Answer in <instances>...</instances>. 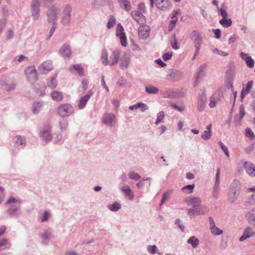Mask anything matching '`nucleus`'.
I'll return each instance as SVG.
<instances>
[{
  "mask_svg": "<svg viewBox=\"0 0 255 255\" xmlns=\"http://www.w3.org/2000/svg\"><path fill=\"white\" fill-rule=\"evenodd\" d=\"M241 184L237 179H234L231 183L228 193V201L233 203L237 200L240 194Z\"/></svg>",
  "mask_w": 255,
  "mask_h": 255,
  "instance_id": "obj_1",
  "label": "nucleus"
},
{
  "mask_svg": "<svg viewBox=\"0 0 255 255\" xmlns=\"http://www.w3.org/2000/svg\"><path fill=\"white\" fill-rule=\"evenodd\" d=\"M72 12V7L67 4L65 5L62 9L61 15V23L65 26L69 25L71 21Z\"/></svg>",
  "mask_w": 255,
  "mask_h": 255,
  "instance_id": "obj_2",
  "label": "nucleus"
},
{
  "mask_svg": "<svg viewBox=\"0 0 255 255\" xmlns=\"http://www.w3.org/2000/svg\"><path fill=\"white\" fill-rule=\"evenodd\" d=\"M150 5L152 7L155 4L159 10L166 11L171 9L172 7L171 2L170 0H149Z\"/></svg>",
  "mask_w": 255,
  "mask_h": 255,
  "instance_id": "obj_3",
  "label": "nucleus"
},
{
  "mask_svg": "<svg viewBox=\"0 0 255 255\" xmlns=\"http://www.w3.org/2000/svg\"><path fill=\"white\" fill-rule=\"evenodd\" d=\"M190 38L192 41L194 43L195 47L196 48L195 54L193 57V59H194L196 56L198 54L199 50L201 48L202 43V36L200 32L199 31L195 30L191 33Z\"/></svg>",
  "mask_w": 255,
  "mask_h": 255,
  "instance_id": "obj_4",
  "label": "nucleus"
},
{
  "mask_svg": "<svg viewBox=\"0 0 255 255\" xmlns=\"http://www.w3.org/2000/svg\"><path fill=\"white\" fill-rule=\"evenodd\" d=\"M74 112V107L69 104H62L57 108L58 115L63 118L69 117Z\"/></svg>",
  "mask_w": 255,
  "mask_h": 255,
  "instance_id": "obj_5",
  "label": "nucleus"
},
{
  "mask_svg": "<svg viewBox=\"0 0 255 255\" xmlns=\"http://www.w3.org/2000/svg\"><path fill=\"white\" fill-rule=\"evenodd\" d=\"M59 12L60 9L58 7L55 5L49 7L46 12L48 21L49 22H56Z\"/></svg>",
  "mask_w": 255,
  "mask_h": 255,
  "instance_id": "obj_6",
  "label": "nucleus"
},
{
  "mask_svg": "<svg viewBox=\"0 0 255 255\" xmlns=\"http://www.w3.org/2000/svg\"><path fill=\"white\" fill-rule=\"evenodd\" d=\"M40 6L39 0H32L30 5L31 16L34 20H37L40 16Z\"/></svg>",
  "mask_w": 255,
  "mask_h": 255,
  "instance_id": "obj_7",
  "label": "nucleus"
},
{
  "mask_svg": "<svg viewBox=\"0 0 255 255\" xmlns=\"http://www.w3.org/2000/svg\"><path fill=\"white\" fill-rule=\"evenodd\" d=\"M24 72L27 80L32 84L37 81V74L34 67H28L25 70Z\"/></svg>",
  "mask_w": 255,
  "mask_h": 255,
  "instance_id": "obj_8",
  "label": "nucleus"
},
{
  "mask_svg": "<svg viewBox=\"0 0 255 255\" xmlns=\"http://www.w3.org/2000/svg\"><path fill=\"white\" fill-rule=\"evenodd\" d=\"M183 76V73L178 70L170 69L168 70L166 78L169 81L174 82L179 80Z\"/></svg>",
  "mask_w": 255,
  "mask_h": 255,
  "instance_id": "obj_9",
  "label": "nucleus"
},
{
  "mask_svg": "<svg viewBox=\"0 0 255 255\" xmlns=\"http://www.w3.org/2000/svg\"><path fill=\"white\" fill-rule=\"evenodd\" d=\"M40 137L46 142H49L52 139L51 128L49 125H45L40 130Z\"/></svg>",
  "mask_w": 255,
  "mask_h": 255,
  "instance_id": "obj_10",
  "label": "nucleus"
},
{
  "mask_svg": "<svg viewBox=\"0 0 255 255\" xmlns=\"http://www.w3.org/2000/svg\"><path fill=\"white\" fill-rule=\"evenodd\" d=\"M102 122L109 127H114L116 124L115 116L112 113L105 114L102 117Z\"/></svg>",
  "mask_w": 255,
  "mask_h": 255,
  "instance_id": "obj_11",
  "label": "nucleus"
},
{
  "mask_svg": "<svg viewBox=\"0 0 255 255\" xmlns=\"http://www.w3.org/2000/svg\"><path fill=\"white\" fill-rule=\"evenodd\" d=\"M116 35L120 38L121 45L124 47L127 46V37L125 33L124 32V28L121 23H119L117 25Z\"/></svg>",
  "mask_w": 255,
  "mask_h": 255,
  "instance_id": "obj_12",
  "label": "nucleus"
},
{
  "mask_svg": "<svg viewBox=\"0 0 255 255\" xmlns=\"http://www.w3.org/2000/svg\"><path fill=\"white\" fill-rule=\"evenodd\" d=\"M150 31V27L147 25L140 24L138 28V35L139 39H146L149 36Z\"/></svg>",
  "mask_w": 255,
  "mask_h": 255,
  "instance_id": "obj_13",
  "label": "nucleus"
},
{
  "mask_svg": "<svg viewBox=\"0 0 255 255\" xmlns=\"http://www.w3.org/2000/svg\"><path fill=\"white\" fill-rule=\"evenodd\" d=\"M184 202L188 206H192L193 207L197 208L202 202V199L198 197H189L184 199Z\"/></svg>",
  "mask_w": 255,
  "mask_h": 255,
  "instance_id": "obj_14",
  "label": "nucleus"
},
{
  "mask_svg": "<svg viewBox=\"0 0 255 255\" xmlns=\"http://www.w3.org/2000/svg\"><path fill=\"white\" fill-rule=\"evenodd\" d=\"M53 68L52 61L47 60L43 62L39 66L38 70L41 73L46 74L51 71Z\"/></svg>",
  "mask_w": 255,
  "mask_h": 255,
  "instance_id": "obj_15",
  "label": "nucleus"
},
{
  "mask_svg": "<svg viewBox=\"0 0 255 255\" xmlns=\"http://www.w3.org/2000/svg\"><path fill=\"white\" fill-rule=\"evenodd\" d=\"M6 213L10 217H19L21 215L20 206L19 205L8 206Z\"/></svg>",
  "mask_w": 255,
  "mask_h": 255,
  "instance_id": "obj_16",
  "label": "nucleus"
},
{
  "mask_svg": "<svg viewBox=\"0 0 255 255\" xmlns=\"http://www.w3.org/2000/svg\"><path fill=\"white\" fill-rule=\"evenodd\" d=\"M93 95V92L90 90L88 91L87 94L81 97L78 104V108L81 110L83 109L85 107L87 102Z\"/></svg>",
  "mask_w": 255,
  "mask_h": 255,
  "instance_id": "obj_17",
  "label": "nucleus"
},
{
  "mask_svg": "<svg viewBox=\"0 0 255 255\" xmlns=\"http://www.w3.org/2000/svg\"><path fill=\"white\" fill-rule=\"evenodd\" d=\"M235 74V68L234 65H230L226 72V80L228 84L231 87L232 86V82L234 78Z\"/></svg>",
  "mask_w": 255,
  "mask_h": 255,
  "instance_id": "obj_18",
  "label": "nucleus"
},
{
  "mask_svg": "<svg viewBox=\"0 0 255 255\" xmlns=\"http://www.w3.org/2000/svg\"><path fill=\"white\" fill-rule=\"evenodd\" d=\"M131 16L139 24H143L145 23V16L138 11H132L131 12Z\"/></svg>",
  "mask_w": 255,
  "mask_h": 255,
  "instance_id": "obj_19",
  "label": "nucleus"
},
{
  "mask_svg": "<svg viewBox=\"0 0 255 255\" xmlns=\"http://www.w3.org/2000/svg\"><path fill=\"white\" fill-rule=\"evenodd\" d=\"M206 68L207 66L205 64L200 65L197 71V75L196 76V85H197V83H199L201 79L205 75Z\"/></svg>",
  "mask_w": 255,
  "mask_h": 255,
  "instance_id": "obj_20",
  "label": "nucleus"
},
{
  "mask_svg": "<svg viewBox=\"0 0 255 255\" xmlns=\"http://www.w3.org/2000/svg\"><path fill=\"white\" fill-rule=\"evenodd\" d=\"M207 102L206 95L204 93H202L199 97L198 101V109L200 112L203 111L205 107Z\"/></svg>",
  "mask_w": 255,
  "mask_h": 255,
  "instance_id": "obj_21",
  "label": "nucleus"
},
{
  "mask_svg": "<svg viewBox=\"0 0 255 255\" xmlns=\"http://www.w3.org/2000/svg\"><path fill=\"white\" fill-rule=\"evenodd\" d=\"M120 51L118 50L114 51L110 58L109 65L111 66L117 64L120 59Z\"/></svg>",
  "mask_w": 255,
  "mask_h": 255,
  "instance_id": "obj_22",
  "label": "nucleus"
},
{
  "mask_svg": "<svg viewBox=\"0 0 255 255\" xmlns=\"http://www.w3.org/2000/svg\"><path fill=\"white\" fill-rule=\"evenodd\" d=\"M129 55L125 53L123 54L120 59V67L122 69H126L128 67V64L129 63Z\"/></svg>",
  "mask_w": 255,
  "mask_h": 255,
  "instance_id": "obj_23",
  "label": "nucleus"
},
{
  "mask_svg": "<svg viewBox=\"0 0 255 255\" xmlns=\"http://www.w3.org/2000/svg\"><path fill=\"white\" fill-rule=\"evenodd\" d=\"M246 172L251 176H255V166L251 162H245L243 165Z\"/></svg>",
  "mask_w": 255,
  "mask_h": 255,
  "instance_id": "obj_24",
  "label": "nucleus"
},
{
  "mask_svg": "<svg viewBox=\"0 0 255 255\" xmlns=\"http://www.w3.org/2000/svg\"><path fill=\"white\" fill-rule=\"evenodd\" d=\"M15 145L18 148H22L26 145L25 138L20 135H16L13 138Z\"/></svg>",
  "mask_w": 255,
  "mask_h": 255,
  "instance_id": "obj_25",
  "label": "nucleus"
},
{
  "mask_svg": "<svg viewBox=\"0 0 255 255\" xmlns=\"http://www.w3.org/2000/svg\"><path fill=\"white\" fill-rule=\"evenodd\" d=\"M59 53L64 58H70L71 56L72 52L69 45L64 44L60 48Z\"/></svg>",
  "mask_w": 255,
  "mask_h": 255,
  "instance_id": "obj_26",
  "label": "nucleus"
},
{
  "mask_svg": "<svg viewBox=\"0 0 255 255\" xmlns=\"http://www.w3.org/2000/svg\"><path fill=\"white\" fill-rule=\"evenodd\" d=\"M240 57L246 61V65L249 68H252L254 67L255 61L248 54L241 52L240 53Z\"/></svg>",
  "mask_w": 255,
  "mask_h": 255,
  "instance_id": "obj_27",
  "label": "nucleus"
},
{
  "mask_svg": "<svg viewBox=\"0 0 255 255\" xmlns=\"http://www.w3.org/2000/svg\"><path fill=\"white\" fill-rule=\"evenodd\" d=\"M255 235V232L253 231L251 227H247L245 229L243 235L240 238L239 241L243 242L247 239L254 237Z\"/></svg>",
  "mask_w": 255,
  "mask_h": 255,
  "instance_id": "obj_28",
  "label": "nucleus"
},
{
  "mask_svg": "<svg viewBox=\"0 0 255 255\" xmlns=\"http://www.w3.org/2000/svg\"><path fill=\"white\" fill-rule=\"evenodd\" d=\"M121 190L125 194V197L130 201H132L134 198V194L128 185H126L121 188Z\"/></svg>",
  "mask_w": 255,
  "mask_h": 255,
  "instance_id": "obj_29",
  "label": "nucleus"
},
{
  "mask_svg": "<svg viewBox=\"0 0 255 255\" xmlns=\"http://www.w3.org/2000/svg\"><path fill=\"white\" fill-rule=\"evenodd\" d=\"M249 223L255 227V208L252 209L247 215Z\"/></svg>",
  "mask_w": 255,
  "mask_h": 255,
  "instance_id": "obj_30",
  "label": "nucleus"
},
{
  "mask_svg": "<svg viewBox=\"0 0 255 255\" xmlns=\"http://www.w3.org/2000/svg\"><path fill=\"white\" fill-rule=\"evenodd\" d=\"M118 2L122 9L128 11L131 9V4L128 0H118Z\"/></svg>",
  "mask_w": 255,
  "mask_h": 255,
  "instance_id": "obj_31",
  "label": "nucleus"
},
{
  "mask_svg": "<svg viewBox=\"0 0 255 255\" xmlns=\"http://www.w3.org/2000/svg\"><path fill=\"white\" fill-rule=\"evenodd\" d=\"M220 181L215 180L213 187L212 195L213 198L215 200L218 198L220 191Z\"/></svg>",
  "mask_w": 255,
  "mask_h": 255,
  "instance_id": "obj_32",
  "label": "nucleus"
},
{
  "mask_svg": "<svg viewBox=\"0 0 255 255\" xmlns=\"http://www.w3.org/2000/svg\"><path fill=\"white\" fill-rule=\"evenodd\" d=\"M43 106V102H35L32 104V112L34 114H37L42 109Z\"/></svg>",
  "mask_w": 255,
  "mask_h": 255,
  "instance_id": "obj_33",
  "label": "nucleus"
},
{
  "mask_svg": "<svg viewBox=\"0 0 255 255\" xmlns=\"http://www.w3.org/2000/svg\"><path fill=\"white\" fill-rule=\"evenodd\" d=\"M51 96L54 101H61L63 99V93L58 91H54L51 94Z\"/></svg>",
  "mask_w": 255,
  "mask_h": 255,
  "instance_id": "obj_34",
  "label": "nucleus"
},
{
  "mask_svg": "<svg viewBox=\"0 0 255 255\" xmlns=\"http://www.w3.org/2000/svg\"><path fill=\"white\" fill-rule=\"evenodd\" d=\"M145 92L149 94H156L159 92V89L152 85H149L145 87Z\"/></svg>",
  "mask_w": 255,
  "mask_h": 255,
  "instance_id": "obj_35",
  "label": "nucleus"
},
{
  "mask_svg": "<svg viewBox=\"0 0 255 255\" xmlns=\"http://www.w3.org/2000/svg\"><path fill=\"white\" fill-rule=\"evenodd\" d=\"M40 237L43 241H49L52 237V233L50 229L45 230L40 234Z\"/></svg>",
  "mask_w": 255,
  "mask_h": 255,
  "instance_id": "obj_36",
  "label": "nucleus"
},
{
  "mask_svg": "<svg viewBox=\"0 0 255 255\" xmlns=\"http://www.w3.org/2000/svg\"><path fill=\"white\" fill-rule=\"evenodd\" d=\"M108 54L107 51L105 49H103L102 51L100 59L102 64L105 66H107L109 63V62H108Z\"/></svg>",
  "mask_w": 255,
  "mask_h": 255,
  "instance_id": "obj_37",
  "label": "nucleus"
},
{
  "mask_svg": "<svg viewBox=\"0 0 255 255\" xmlns=\"http://www.w3.org/2000/svg\"><path fill=\"white\" fill-rule=\"evenodd\" d=\"M210 209L205 205H199L197 207V213L198 215H204L209 213Z\"/></svg>",
  "mask_w": 255,
  "mask_h": 255,
  "instance_id": "obj_38",
  "label": "nucleus"
},
{
  "mask_svg": "<svg viewBox=\"0 0 255 255\" xmlns=\"http://www.w3.org/2000/svg\"><path fill=\"white\" fill-rule=\"evenodd\" d=\"M187 243L191 245L192 247L195 249L197 247L199 244V240L195 236L190 237L187 241Z\"/></svg>",
  "mask_w": 255,
  "mask_h": 255,
  "instance_id": "obj_39",
  "label": "nucleus"
},
{
  "mask_svg": "<svg viewBox=\"0 0 255 255\" xmlns=\"http://www.w3.org/2000/svg\"><path fill=\"white\" fill-rule=\"evenodd\" d=\"M195 187V185L194 184L191 185H187L181 188V191L185 193L186 194H190L192 193L193 191V189Z\"/></svg>",
  "mask_w": 255,
  "mask_h": 255,
  "instance_id": "obj_40",
  "label": "nucleus"
},
{
  "mask_svg": "<svg viewBox=\"0 0 255 255\" xmlns=\"http://www.w3.org/2000/svg\"><path fill=\"white\" fill-rule=\"evenodd\" d=\"M48 86L51 89H55L57 85L56 75L53 76L49 81L47 82Z\"/></svg>",
  "mask_w": 255,
  "mask_h": 255,
  "instance_id": "obj_41",
  "label": "nucleus"
},
{
  "mask_svg": "<svg viewBox=\"0 0 255 255\" xmlns=\"http://www.w3.org/2000/svg\"><path fill=\"white\" fill-rule=\"evenodd\" d=\"M73 69L77 72L80 76H83L84 74V70L80 64H75L73 65Z\"/></svg>",
  "mask_w": 255,
  "mask_h": 255,
  "instance_id": "obj_42",
  "label": "nucleus"
},
{
  "mask_svg": "<svg viewBox=\"0 0 255 255\" xmlns=\"http://www.w3.org/2000/svg\"><path fill=\"white\" fill-rule=\"evenodd\" d=\"M116 22V18L115 17V16L113 15H111L109 16V20H108L107 24V27L108 29L112 28L115 25Z\"/></svg>",
  "mask_w": 255,
  "mask_h": 255,
  "instance_id": "obj_43",
  "label": "nucleus"
},
{
  "mask_svg": "<svg viewBox=\"0 0 255 255\" xmlns=\"http://www.w3.org/2000/svg\"><path fill=\"white\" fill-rule=\"evenodd\" d=\"M219 23L225 27H228L232 25V21L231 18H222L219 20Z\"/></svg>",
  "mask_w": 255,
  "mask_h": 255,
  "instance_id": "obj_44",
  "label": "nucleus"
},
{
  "mask_svg": "<svg viewBox=\"0 0 255 255\" xmlns=\"http://www.w3.org/2000/svg\"><path fill=\"white\" fill-rule=\"evenodd\" d=\"M108 208L112 211L116 212L121 208V205L119 203L115 202L113 204L109 205Z\"/></svg>",
  "mask_w": 255,
  "mask_h": 255,
  "instance_id": "obj_45",
  "label": "nucleus"
},
{
  "mask_svg": "<svg viewBox=\"0 0 255 255\" xmlns=\"http://www.w3.org/2000/svg\"><path fill=\"white\" fill-rule=\"evenodd\" d=\"M35 92L39 96H43L45 94L46 87L44 85L39 87H34Z\"/></svg>",
  "mask_w": 255,
  "mask_h": 255,
  "instance_id": "obj_46",
  "label": "nucleus"
},
{
  "mask_svg": "<svg viewBox=\"0 0 255 255\" xmlns=\"http://www.w3.org/2000/svg\"><path fill=\"white\" fill-rule=\"evenodd\" d=\"M14 203L15 205H20V201L13 197H10L6 202V205L7 206L13 205L12 204Z\"/></svg>",
  "mask_w": 255,
  "mask_h": 255,
  "instance_id": "obj_47",
  "label": "nucleus"
},
{
  "mask_svg": "<svg viewBox=\"0 0 255 255\" xmlns=\"http://www.w3.org/2000/svg\"><path fill=\"white\" fill-rule=\"evenodd\" d=\"M164 117V113L163 111L159 112L157 114V117L155 122L156 125H158L160 123L162 122V120Z\"/></svg>",
  "mask_w": 255,
  "mask_h": 255,
  "instance_id": "obj_48",
  "label": "nucleus"
},
{
  "mask_svg": "<svg viewBox=\"0 0 255 255\" xmlns=\"http://www.w3.org/2000/svg\"><path fill=\"white\" fill-rule=\"evenodd\" d=\"M52 23H53V24H52V27H51V28L50 29L49 34L48 35V36L47 37H46V40H48L50 38V37L52 36L54 31L55 30V29L57 27L56 22H53Z\"/></svg>",
  "mask_w": 255,
  "mask_h": 255,
  "instance_id": "obj_49",
  "label": "nucleus"
},
{
  "mask_svg": "<svg viewBox=\"0 0 255 255\" xmlns=\"http://www.w3.org/2000/svg\"><path fill=\"white\" fill-rule=\"evenodd\" d=\"M211 135L212 133L211 131L205 130L201 135V138L204 140H207L210 138Z\"/></svg>",
  "mask_w": 255,
  "mask_h": 255,
  "instance_id": "obj_50",
  "label": "nucleus"
},
{
  "mask_svg": "<svg viewBox=\"0 0 255 255\" xmlns=\"http://www.w3.org/2000/svg\"><path fill=\"white\" fill-rule=\"evenodd\" d=\"M128 176L130 179H134L135 180H137L141 177L139 174L135 173L134 171H130L129 173H128Z\"/></svg>",
  "mask_w": 255,
  "mask_h": 255,
  "instance_id": "obj_51",
  "label": "nucleus"
},
{
  "mask_svg": "<svg viewBox=\"0 0 255 255\" xmlns=\"http://www.w3.org/2000/svg\"><path fill=\"white\" fill-rule=\"evenodd\" d=\"M211 233L214 236L220 235L223 233V231L216 226L210 230Z\"/></svg>",
  "mask_w": 255,
  "mask_h": 255,
  "instance_id": "obj_52",
  "label": "nucleus"
},
{
  "mask_svg": "<svg viewBox=\"0 0 255 255\" xmlns=\"http://www.w3.org/2000/svg\"><path fill=\"white\" fill-rule=\"evenodd\" d=\"M172 38L173 39L174 42H172V39H170V42L171 45V46L174 49H178L179 47L177 45V39L176 38V36L175 34L172 35Z\"/></svg>",
  "mask_w": 255,
  "mask_h": 255,
  "instance_id": "obj_53",
  "label": "nucleus"
},
{
  "mask_svg": "<svg viewBox=\"0 0 255 255\" xmlns=\"http://www.w3.org/2000/svg\"><path fill=\"white\" fill-rule=\"evenodd\" d=\"M221 15L223 17V18H226L228 16V13L225 8V3L222 4L221 7L219 10Z\"/></svg>",
  "mask_w": 255,
  "mask_h": 255,
  "instance_id": "obj_54",
  "label": "nucleus"
},
{
  "mask_svg": "<svg viewBox=\"0 0 255 255\" xmlns=\"http://www.w3.org/2000/svg\"><path fill=\"white\" fill-rule=\"evenodd\" d=\"M147 251L149 253L154 254L157 252V249L155 245H150L147 246Z\"/></svg>",
  "mask_w": 255,
  "mask_h": 255,
  "instance_id": "obj_55",
  "label": "nucleus"
},
{
  "mask_svg": "<svg viewBox=\"0 0 255 255\" xmlns=\"http://www.w3.org/2000/svg\"><path fill=\"white\" fill-rule=\"evenodd\" d=\"M219 145L220 146L221 149L223 150V151L224 152L225 154L227 157H229V152L228 151V147L225 146L221 141H219L218 142Z\"/></svg>",
  "mask_w": 255,
  "mask_h": 255,
  "instance_id": "obj_56",
  "label": "nucleus"
},
{
  "mask_svg": "<svg viewBox=\"0 0 255 255\" xmlns=\"http://www.w3.org/2000/svg\"><path fill=\"white\" fill-rule=\"evenodd\" d=\"M50 214L48 211H45L43 213V216L40 218V221L42 223L45 222L48 220Z\"/></svg>",
  "mask_w": 255,
  "mask_h": 255,
  "instance_id": "obj_57",
  "label": "nucleus"
},
{
  "mask_svg": "<svg viewBox=\"0 0 255 255\" xmlns=\"http://www.w3.org/2000/svg\"><path fill=\"white\" fill-rule=\"evenodd\" d=\"M187 214L189 216L198 215L197 213V208L193 207L187 210Z\"/></svg>",
  "mask_w": 255,
  "mask_h": 255,
  "instance_id": "obj_58",
  "label": "nucleus"
},
{
  "mask_svg": "<svg viewBox=\"0 0 255 255\" xmlns=\"http://www.w3.org/2000/svg\"><path fill=\"white\" fill-rule=\"evenodd\" d=\"M117 84L120 86L126 87L128 85V83L127 80L121 78L119 80L118 82H117Z\"/></svg>",
  "mask_w": 255,
  "mask_h": 255,
  "instance_id": "obj_59",
  "label": "nucleus"
},
{
  "mask_svg": "<svg viewBox=\"0 0 255 255\" xmlns=\"http://www.w3.org/2000/svg\"><path fill=\"white\" fill-rule=\"evenodd\" d=\"M177 21V18H176L173 20H170L169 25L168 26V29L169 31H171L173 30L174 27L175 26V24L176 23V22Z\"/></svg>",
  "mask_w": 255,
  "mask_h": 255,
  "instance_id": "obj_60",
  "label": "nucleus"
},
{
  "mask_svg": "<svg viewBox=\"0 0 255 255\" xmlns=\"http://www.w3.org/2000/svg\"><path fill=\"white\" fill-rule=\"evenodd\" d=\"M14 32L13 29H8L6 32V38L7 40H9L13 38Z\"/></svg>",
  "mask_w": 255,
  "mask_h": 255,
  "instance_id": "obj_61",
  "label": "nucleus"
},
{
  "mask_svg": "<svg viewBox=\"0 0 255 255\" xmlns=\"http://www.w3.org/2000/svg\"><path fill=\"white\" fill-rule=\"evenodd\" d=\"M210 102L209 103V106L211 108H213L216 106V104L218 102V101L216 99L214 96H212L210 98Z\"/></svg>",
  "mask_w": 255,
  "mask_h": 255,
  "instance_id": "obj_62",
  "label": "nucleus"
},
{
  "mask_svg": "<svg viewBox=\"0 0 255 255\" xmlns=\"http://www.w3.org/2000/svg\"><path fill=\"white\" fill-rule=\"evenodd\" d=\"M246 135L250 138H254L255 136L254 132L250 128H246Z\"/></svg>",
  "mask_w": 255,
  "mask_h": 255,
  "instance_id": "obj_63",
  "label": "nucleus"
},
{
  "mask_svg": "<svg viewBox=\"0 0 255 255\" xmlns=\"http://www.w3.org/2000/svg\"><path fill=\"white\" fill-rule=\"evenodd\" d=\"M248 203L250 205L255 204V194H253L249 197Z\"/></svg>",
  "mask_w": 255,
  "mask_h": 255,
  "instance_id": "obj_64",
  "label": "nucleus"
}]
</instances>
